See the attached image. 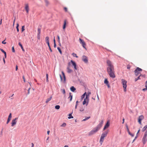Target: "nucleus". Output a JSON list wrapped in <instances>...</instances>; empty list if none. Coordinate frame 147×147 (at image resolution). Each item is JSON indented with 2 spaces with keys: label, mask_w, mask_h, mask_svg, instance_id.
Listing matches in <instances>:
<instances>
[{
  "label": "nucleus",
  "mask_w": 147,
  "mask_h": 147,
  "mask_svg": "<svg viewBox=\"0 0 147 147\" xmlns=\"http://www.w3.org/2000/svg\"><path fill=\"white\" fill-rule=\"evenodd\" d=\"M24 8L27 14L28 13L29 11V4L28 3H26L24 4Z\"/></svg>",
  "instance_id": "obj_8"
},
{
  "label": "nucleus",
  "mask_w": 147,
  "mask_h": 147,
  "mask_svg": "<svg viewBox=\"0 0 147 147\" xmlns=\"http://www.w3.org/2000/svg\"><path fill=\"white\" fill-rule=\"evenodd\" d=\"M62 73L63 75V80H64V81L65 82V74L63 71H62Z\"/></svg>",
  "instance_id": "obj_25"
},
{
  "label": "nucleus",
  "mask_w": 147,
  "mask_h": 147,
  "mask_svg": "<svg viewBox=\"0 0 147 147\" xmlns=\"http://www.w3.org/2000/svg\"><path fill=\"white\" fill-rule=\"evenodd\" d=\"M24 26H22V32H23L24 31V30H25V29H24Z\"/></svg>",
  "instance_id": "obj_41"
},
{
  "label": "nucleus",
  "mask_w": 147,
  "mask_h": 147,
  "mask_svg": "<svg viewBox=\"0 0 147 147\" xmlns=\"http://www.w3.org/2000/svg\"><path fill=\"white\" fill-rule=\"evenodd\" d=\"M45 41L47 43L49 42V37L47 36L46 37Z\"/></svg>",
  "instance_id": "obj_22"
},
{
  "label": "nucleus",
  "mask_w": 147,
  "mask_h": 147,
  "mask_svg": "<svg viewBox=\"0 0 147 147\" xmlns=\"http://www.w3.org/2000/svg\"><path fill=\"white\" fill-rule=\"evenodd\" d=\"M0 50L4 54L5 53H6V52L2 49H0Z\"/></svg>",
  "instance_id": "obj_42"
},
{
  "label": "nucleus",
  "mask_w": 147,
  "mask_h": 147,
  "mask_svg": "<svg viewBox=\"0 0 147 147\" xmlns=\"http://www.w3.org/2000/svg\"><path fill=\"white\" fill-rule=\"evenodd\" d=\"M41 32V28H38V34H40Z\"/></svg>",
  "instance_id": "obj_29"
},
{
  "label": "nucleus",
  "mask_w": 147,
  "mask_h": 147,
  "mask_svg": "<svg viewBox=\"0 0 147 147\" xmlns=\"http://www.w3.org/2000/svg\"><path fill=\"white\" fill-rule=\"evenodd\" d=\"M57 49L59 51V52L61 54L62 53V51H61L60 48L59 47H57Z\"/></svg>",
  "instance_id": "obj_37"
},
{
  "label": "nucleus",
  "mask_w": 147,
  "mask_h": 147,
  "mask_svg": "<svg viewBox=\"0 0 147 147\" xmlns=\"http://www.w3.org/2000/svg\"><path fill=\"white\" fill-rule=\"evenodd\" d=\"M46 6H48L49 4V2L48 0H44Z\"/></svg>",
  "instance_id": "obj_19"
},
{
  "label": "nucleus",
  "mask_w": 147,
  "mask_h": 147,
  "mask_svg": "<svg viewBox=\"0 0 147 147\" xmlns=\"http://www.w3.org/2000/svg\"><path fill=\"white\" fill-rule=\"evenodd\" d=\"M47 44L49 47H50V45H49V42L47 43Z\"/></svg>",
  "instance_id": "obj_55"
},
{
  "label": "nucleus",
  "mask_w": 147,
  "mask_h": 147,
  "mask_svg": "<svg viewBox=\"0 0 147 147\" xmlns=\"http://www.w3.org/2000/svg\"><path fill=\"white\" fill-rule=\"evenodd\" d=\"M142 71V69L138 67H137L136 70L134 71L135 74L136 76H138L140 74L141 75V74L140 73V71Z\"/></svg>",
  "instance_id": "obj_6"
},
{
  "label": "nucleus",
  "mask_w": 147,
  "mask_h": 147,
  "mask_svg": "<svg viewBox=\"0 0 147 147\" xmlns=\"http://www.w3.org/2000/svg\"><path fill=\"white\" fill-rule=\"evenodd\" d=\"M50 50L51 52H52V50L51 48V47H49Z\"/></svg>",
  "instance_id": "obj_61"
},
{
  "label": "nucleus",
  "mask_w": 147,
  "mask_h": 147,
  "mask_svg": "<svg viewBox=\"0 0 147 147\" xmlns=\"http://www.w3.org/2000/svg\"><path fill=\"white\" fill-rule=\"evenodd\" d=\"M2 43L3 44H6V42L5 41V40L3 41L2 42Z\"/></svg>",
  "instance_id": "obj_52"
},
{
  "label": "nucleus",
  "mask_w": 147,
  "mask_h": 147,
  "mask_svg": "<svg viewBox=\"0 0 147 147\" xmlns=\"http://www.w3.org/2000/svg\"><path fill=\"white\" fill-rule=\"evenodd\" d=\"M107 63L108 66L107 68V72L111 77L114 78L115 77V75L114 74L113 66L111 62L109 60H107Z\"/></svg>",
  "instance_id": "obj_1"
},
{
  "label": "nucleus",
  "mask_w": 147,
  "mask_h": 147,
  "mask_svg": "<svg viewBox=\"0 0 147 147\" xmlns=\"http://www.w3.org/2000/svg\"><path fill=\"white\" fill-rule=\"evenodd\" d=\"M52 98V96H51L49 98H47L46 101V103H48L49 101L50 100H51V99Z\"/></svg>",
  "instance_id": "obj_21"
},
{
  "label": "nucleus",
  "mask_w": 147,
  "mask_h": 147,
  "mask_svg": "<svg viewBox=\"0 0 147 147\" xmlns=\"http://www.w3.org/2000/svg\"><path fill=\"white\" fill-rule=\"evenodd\" d=\"M3 61L4 63V64H5V60L4 58H3Z\"/></svg>",
  "instance_id": "obj_62"
},
{
  "label": "nucleus",
  "mask_w": 147,
  "mask_h": 147,
  "mask_svg": "<svg viewBox=\"0 0 147 147\" xmlns=\"http://www.w3.org/2000/svg\"><path fill=\"white\" fill-rule=\"evenodd\" d=\"M62 92L63 94H65V89H63L62 90Z\"/></svg>",
  "instance_id": "obj_50"
},
{
  "label": "nucleus",
  "mask_w": 147,
  "mask_h": 147,
  "mask_svg": "<svg viewBox=\"0 0 147 147\" xmlns=\"http://www.w3.org/2000/svg\"><path fill=\"white\" fill-rule=\"evenodd\" d=\"M126 128L127 129V131H129V129L128 128V127L127 125H126Z\"/></svg>",
  "instance_id": "obj_48"
},
{
  "label": "nucleus",
  "mask_w": 147,
  "mask_h": 147,
  "mask_svg": "<svg viewBox=\"0 0 147 147\" xmlns=\"http://www.w3.org/2000/svg\"><path fill=\"white\" fill-rule=\"evenodd\" d=\"M11 113H10L9 115L8 118L7 119V124H8L10 120L11 119Z\"/></svg>",
  "instance_id": "obj_16"
},
{
  "label": "nucleus",
  "mask_w": 147,
  "mask_h": 147,
  "mask_svg": "<svg viewBox=\"0 0 147 147\" xmlns=\"http://www.w3.org/2000/svg\"><path fill=\"white\" fill-rule=\"evenodd\" d=\"M131 67V66L130 65H128L127 66V68L128 69H129Z\"/></svg>",
  "instance_id": "obj_47"
},
{
  "label": "nucleus",
  "mask_w": 147,
  "mask_h": 147,
  "mask_svg": "<svg viewBox=\"0 0 147 147\" xmlns=\"http://www.w3.org/2000/svg\"><path fill=\"white\" fill-rule=\"evenodd\" d=\"M30 88H28V94H30Z\"/></svg>",
  "instance_id": "obj_49"
},
{
  "label": "nucleus",
  "mask_w": 147,
  "mask_h": 147,
  "mask_svg": "<svg viewBox=\"0 0 147 147\" xmlns=\"http://www.w3.org/2000/svg\"><path fill=\"white\" fill-rule=\"evenodd\" d=\"M103 123V121L102 120L100 121L99 123L96 127L94 128L92 130L89 132L88 133V135L89 136H91L97 132L102 127Z\"/></svg>",
  "instance_id": "obj_2"
},
{
  "label": "nucleus",
  "mask_w": 147,
  "mask_h": 147,
  "mask_svg": "<svg viewBox=\"0 0 147 147\" xmlns=\"http://www.w3.org/2000/svg\"><path fill=\"white\" fill-rule=\"evenodd\" d=\"M66 22L67 20H65L64 22V24L63 26V29L64 30L66 28Z\"/></svg>",
  "instance_id": "obj_17"
},
{
  "label": "nucleus",
  "mask_w": 147,
  "mask_h": 147,
  "mask_svg": "<svg viewBox=\"0 0 147 147\" xmlns=\"http://www.w3.org/2000/svg\"><path fill=\"white\" fill-rule=\"evenodd\" d=\"M64 10L65 11H66V12L67 11V7H64Z\"/></svg>",
  "instance_id": "obj_46"
},
{
  "label": "nucleus",
  "mask_w": 147,
  "mask_h": 147,
  "mask_svg": "<svg viewBox=\"0 0 147 147\" xmlns=\"http://www.w3.org/2000/svg\"><path fill=\"white\" fill-rule=\"evenodd\" d=\"M70 96L69 98H70V101H71L72 98V96L71 95V93H69Z\"/></svg>",
  "instance_id": "obj_35"
},
{
  "label": "nucleus",
  "mask_w": 147,
  "mask_h": 147,
  "mask_svg": "<svg viewBox=\"0 0 147 147\" xmlns=\"http://www.w3.org/2000/svg\"><path fill=\"white\" fill-rule=\"evenodd\" d=\"M141 76V75H140L137 78H135V82H136L138 80L140 79V77Z\"/></svg>",
  "instance_id": "obj_32"
},
{
  "label": "nucleus",
  "mask_w": 147,
  "mask_h": 147,
  "mask_svg": "<svg viewBox=\"0 0 147 147\" xmlns=\"http://www.w3.org/2000/svg\"><path fill=\"white\" fill-rule=\"evenodd\" d=\"M57 38L58 40V41L59 43V45H60L61 44L60 43V37L59 35H57Z\"/></svg>",
  "instance_id": "obj_30"
},
{
  "label": "nucleus",
  "mask_w": 147,
  "mask_h": 147,
  "mask_svg": "<svg viewBox=\"0 0 147 147\" xmlns=\"http://www.w3.org/2000/svg\"><path fill=\"white\" fill-rule=\"evenodd\" d=\"M5 57V58H6V53H5L4 54Z\"/></svg>",
  "instance_id": "obj_56"
},
{
  "label": "nucleus",
  "mask_w": 147,
  "mask_h": 147,
  "mask_svg": "<svg viewBox=\"0 0 147 147\" xmlns=\"http://www.w3.org/2000/svg\"><path fill=\"white\" fill-rule=\"evenodd\" d=\"M88 98H86H86L84 99V100L83 102V105H84L86 103V105H87L88 103Z\"/></svg>",
  "instance_id": "obj_13"
},
{
  "label": "nucleus",
  "mask_w": 147,
  "mask_h": 147,
  "mask_svg": "<svg viewBox=\"0 0 147 147\" xmlns=\"http://www.w3.org/2000/svg\"><path fill=\"white\" fill-rule=\"evenodd\" d=\"M40 34H38L37 35V38L38 39H40Z\"/></svg>",
  "instance_id": "obj_44"
},
{
  "label": "nucleus",
  "mask_w": 147,
  "mask_h": 147,
  "mask_svg": "<svg viewBox=\"0 0 147 147\" xmlns=\"http://www.w3.org/2000/svg\"><path fill=\"white\" fill-rule=\"evenodd\" d=\"M144 116L143 115H141L139 116L138 119V122L140 124H141V121L144 119Z\"/></svg>",
  "instance_id": "obj_10"
},
{
  "label": "nucleus",
  "mask_w": 147,
  "mask_h": 147,
  "mask_svg": "<svg viewBox=\"0 0 147 147\" xmlns=\"http://www.w3.org/2000/svg\"><path fill=\"white\" fill-rule=\"evenodd\" d=\"M54 48L56 47V44L55 43H54Z\"/></svg>",
  "instance_id": "obj_57"
},
{
  "label": "nucleus",
  "mask_w": 147,
  "mask_h": 147,
  "mask_svg": "<svg viewBox=\"0 0 147 147\" xmlns=\"http://www.w3.org/2000/svg\"><path fill=\"white\" fill-rule=\"evenodd\" d=\"M19 26V24H18L17 23V26H16V29L17 30V31L18 32H19V29L18 28Z\"/></svg>",
  "instance_id": "obj_33"
},
{
  "label": "nucleus",
  "mask_w": 147,
  "mask_h": 147,
  "mask_svg": "<svg viewBox=\"0 0 147 147\" xmlns=\"http://www.w3.org/2000/svg\"><path fill=\"white\" fill-rule=\"evenodd\" d=\"M72 55L74 57H75L76 58H78V57L77 55L74 53H73Z\"/></svg>",
  "instance_id": "obj_31"
},
{
  "label": "nucleus",
  "mask_w": 147,
  "mask_h": 147,
  "mask_svg": "<svg viewBox=\"0 0 147 147\" xmlns=\"http://www.w3.org/2000/svg\"><path fill=\"white\" fill-rule=\"evenodd\" d=\"M49 133H50V131L49 130L48 131H47V134L49 135Z\"/></svg>",
  "instance_id": "obj_54"
},
{
  "label": "nucleus",
  "mask_w": 147,
  "mask_h": 147,
  "mask_svg": "<svg viewBox=\"0 0 147 147\" xmlns=\"http://www.w3.org/2000/svg\"><path fill=\"white\" fill-rule=\"evenodd\" d=\"M110 125V122L109 121H107V122L106 124L105 125L103 129V130H105L106 128H108Z\"/></svg>",
  "instance_id": "obj_12"
},
{
  "label": "nucleus",
  "mask_w": 147,
  "mask_h": 147,
  "mask_svg": "<svg viewBox=\"0 0 147 147\" xmlns=\"http://www.w3.org/2000/svg\"><path fill=\"white\" fill-rule=\"evenodd\" d=\"M82 60L85 63H87L88 62V59L87 57L85 55H83L82 58Z\"/></svg>",
  "instance_id": "obj_11"
},
{
  "label": "nucleus",
  "mask_w": 147,
  "mask_h": 147,
  "mask_svg": "<svg viewBox=\"0 0 147 147\" xmlns=\"http://www.w3.org/2000/svg\"><path fill=\"white\" fill-rule=\"evenodd\" d=\"M124 120H125V119H124L123 118V122H122V123L123 124L124 123Z\"/></svg>",
  "instance_id": "obj_59"
},
{
  "label": "nucleus",
  "mask_w": 147,
  "mask_h": 147,
  "mask_svg": "<svg viewBox=\"0 0 147 147\" xmlns=\"http://www.w3.org/2000/svg\"><path fill=\"white\" fill-rule=\"evenodd\" d=\"M147 131H146L142 139V142L144 144H145L147 141Z\"/></svg>",
  "instance_id": "obj_5"
},
{
  "label": "nucleus",
  "mask_w": 147,
  "mask_h": 147,
  "mask_svg": "<svg viewBox=\"0 0 147 147\" xmlns=\"http://www.w3.org/2000/svg\"><path fill=\"white\" fill-rule=\"evenodd\" d=\"M129 135H130L132 137H133L134 136V134H132L131 133Z\"/></svg>",
  "instance_id": "obj_53"
},
{
  "label": "nucleus",
  "mask_w": 147,
  "mask_h": 147,
  "mask_svg": "<svg viewBox=\"0 0 147 147\" xmlns=\"http://www.w3.org/2000/svg\"><path fill=\"white\" fill-rule=\"evenodd\" d=\"M53 41H54V43H55V37H54V39H53Z\"/></svg>",
  "instance_id": "obj_58"
},
{
  "label": "nucleus",
  "mask_w": 147,
  "mask_h": 147,
  "mask_svg": "<svg viewBox=\"0 0 147 147\" xmlns=\"http://www.w3.org/2000/svg\"><path fill=\"white\" fill-rule=\"evenodd\" d=\"M145 88H144L142 89V90L145 91L147 90V83H145Z\"/></svg>",
  "instance_id": "obj_28"
},
{
  "label": "nucleus",
  "mask_w": 147,
  "mask_h": 147,
  "mask_svg": "<svg viewBox=\"0 0 147 147\" xmlns=\"http://www.w3.org/2000/svg\"><path fill=\"white\" fill-rule=\"evenodd\" d=\"M70 90L71 91L73 92H74V91L76 90V89L74 86H72L70 88Z\"/></svg>",
  "instance_id": "obj_20"
},
{
  "label": "nucleus",
  "mask_w": 147,
  "mask_h": 147,
  "mask_svg": "<svg viewBox=\"0 0 147 147\" xmlns=\"http://www.w3.org/2000/svg\"><path fill=\"white\" fill-rule=\"evenodd\" d=\"M86 92H85L81 96V100H82L83 99V98H84L85 96L86 95Z\"/></svg>",
  "instance_id": "obj_27"
},
{
  "label": "nucleus",
  "mask_w": 147,
  "mask_h": 147,
  "mask_svg": "<svg viewBox=\"0 0 147 147\" xmlns=\"http://www.w3.org/2000/svg\"><path fill=\"white\" fill-rule=\"evenodd\" d=\"M32 147H34V144L33 143H32Z\"/></svg>",
  "instance_id": "obj_64"
},
{
  "label": "nucleus",
  "mask_w": 147,
  "mask_h": 147,
  "mask_svg": "<svg viewBox=\"0 0 147 147\" xmlns=\"http://www.w3.org/2000/svg\"><path fill=\"white\" fill-rule=\"evenodd\" d=\"M91 94V93L90 92H88L86 94V98H88L89 95Z\"/></svg>",
  "instance_id": "obj_24"
},
{
  "label": "nucleus",
  "mask_w": 147,
  "mask_h": 147,
  "mask_svg": "<svg viewBox=\"0 0 147 147\" xmlns=\"http://www.w3.org/2000/svg\"><path fill=\"white\" fill-rule=\"evenodd\" d=\"M60 108V106L59 105H57L55 106V108L57 109H59Z\"/></svg>",
  "instance_id": "obj_34"
},
{
  "label": "nucleus",
  "mask_w": 147,
  "mask_h": 147,
  "mask_svg": "<svg viewBox=\"0 0 147 147\" xmlns=\"http://www.w3.org/2000/svg\"><path fill=\"white\" fill-rule=\"evenodd\" d=\"M23 78V79L24 81L25 82V79L24 78V76H23L22 77Z\"/></svg>",
  "instance_id": "obj_51"
},
{
  "label": "nucleus",
  "mask_w": 147,
  "mask_h": 147,
  "mask_svg": "<svg viewBox=\"0 0 147 147\" xmlns=\"http://www.w3.org/2000/svg\"><path fill=\"white\" fill-rule=\"evenodd\" d=\"M70 62L72 63V65L74 66V69L76 70L77 69V68L76 67V63L72 60H71Z\"/></svg>",
  "instance_id": "obj_14"
},
{
  "label": "nucleus",
  "mask_w": 147,
  "mask_h": 147,
  "mask_svg": "<svg viewBox=\"0 0 147 147\" xmlns=\"http://www.w3.org/2000/svg\"><path fill=\"white\" fill-rule=\"evenodd\" d=\"M104 83L107 85L108 88H110V86L109 84V81L107 79L105 80Z\"/></svg>",
  "instance_id": "obj_15"
},
{
  "label": "nucleus",
  "mask_w": 147,
  "mask_h": 147,
  "mask_svg": "<svg viewBox=\"0 0 147 147\" xmlns=\"http://www.w3.org/2000/svg\"><path fill=\"white\" fill-rule=\"evenodd\" d=\"M147 128V125H146L144 126V127L142 128V131L143 132Z\"/></svg>",
  "instance_id": "obj_26"
},
{
  "label": "nucleus",
  "mask_w": 147,
  "mask_h": 147,
  "mask_svg": "<svg viewBox=\"0 0 147 147\" xmlns=\"http://www.w3.org/2000/svg\"><path fill=\"white\" fill-rule=\"evenodd\" d=\"M60 78L61 79V80H62V77H61V75H60Z\"/></svg>",
  "instance_id": "obj_63"
},
{
  "label": "nucleus",
  "mask_w": 147,
  "mask_h": 147,
  "mask_svg": "<svg viewBox=\"0 0 147 147\" xmlns=\"http://www.w3.org/2000/svg\"><path fill=\"white\" fill-rule=\"evenodd\" d=\"M73 118V117L71 115V114H69V117H68V118L70 119V118Z\"/></svg>",
  "instance_id": "obj_36"
},
{
  "label": "nucleus",
  "mask_w": 147,
  "mask_h": 147,
  "mask_svg": "<svg viewBox=\"0 0 147 147\" xmlns=\"http://www.w3.org/2000/svg\"><path fill=\"white\" fill-rule=\"evenodd\" d=\"M46 81L48 82V74H46Z\"/></svg>",
  "instance_id": "obj_40"
},
{
  "label": "nucleus",
  "mask_w": 147,
  "mask_h": 147,
  "mask_svg": "<svg viewBox=\"0 0 147 147\" xmlns=\"http://www.w3.org/2000/svg\"><path fill=\"white\" fill-rule=\"evenodd\" d=\"M18 118L17 117L15 118V119H13L12 121V122L11 123V126L12 127L14 126L16 124L17 122V120L18 119Z\"/></svg>",
  "instance_id": "obj_9"
},
{
  "label": "nucleus",
  "mask_w": 147,
  "mask_h": 147,
  "mask_svg": "<svg viewBox=\"0 0 147 147\" xmlns=\"http://www.w3.org/2000/svg\"><path fill=\"white\" fill-rule=\"evenodd\" d=\"M67 72L68 73H70L72 72V70L69 68V67L68 66L67 68Z\"/></svg>",
  "instance_id": "obj_18"
},
{
  "label": "nucleus",
  "mask_w": 147,
  "mask_h": 147,
  "mask_svg": "<svg viewBox=\"0 0 147 147\" xmlns=\"http://www.w3.org/2000/svg\"><path fill=\"white\" fill-rule=\"evenodd\" d=\"M18 45L20 47H21L22 51H24V49L23 47L22 44H21V42H19L18 43Z\"/></svg>",
  "instance_id": "obj_23"
},
{
  "label": "nucleus",
  "mask_w": 147,
  "mask_h": 147,
  "mask_svg": "<svg viewBox=\"0 0 147 147\" xmlns=\"http://www.w3.org/2000/svg\"><path fill=\"white\" fill-rule=\"evenodd\" d=\"M66 126V124L65 123H63L62 125H61V127H65Z\"/></svg>",
  "instance_id": "obj_39"
},
{
  "label": "nucleus",
  "mask_w": 147,
  "mask_h": 147,
  "mask_svg": "<svg viewBox=\"0 0 147 147\" xmlns=\"http://www.w3.org/2000/svg\"><path fill=\"white\" fill-rule=\"evenodd\" d=\"M90 117H86L85 119H83L82 121H86V120L88 119Z\"/></svg>",
  "instance_id": "obj_38"
},
{
  "label": "nucleus",
  "mask_w": 147,
  "mask_h": 147,
  "mask_svg": "<svg viewBox=\"0 0 147 147\" xmlns=\"http://www.w3.org/2000/svg\"><path fill=\"white\" fill-rule=\"evenodd\" d=\"M12 52H15V50L14 49V47H13L12 48Z\"/></svg>",
  "instance_id": "obj_43"
},
{
  "label": "nucleus",
  "mask_w": 147,
  "mask_h": 147,
  "mask_svg": "<svg viewBox=\"0 0 147 147\" xmlns=\"http://www.w3.org/2000/svg\"><path fill=\"white\" fill-rule=\"evenodd\" d=\"M122 83L123 85V87L124 88V91L126 92V87L127 85L126 84L127 81L123 79L121 80Z\"/></svg>",
  "instance_id": "obj_4"
},
{
  "label": "nucleus",
  "mask_w": 147,
  "mask_h": 147,
  "mask_svg": "<svg viewBox=\"0 0 147 147\" xmlns=\"http://www.w3.org/2000/svg\"><path fill=\"white\" fill-rule=\"evenodd\" d=\"M79 41L80 43L82 45L83 47L86 50V44L85 42H84L83 40L81 39L80 38L79 39Z\"/></svg>",
  "instance_id": "obj_7"
},
{
  "label": "nucleus",
  "mask_w": 147,
  "mask_h": 147,
  "mask_svg": "<svg viewBox=\"0 0 147 147\" xmlns=\"http://www.w3.org/2000/svg\"><path fill=\"white\" fill-rule=\"evenodd\" d=\"M18 69V66L17 65H16V70L17 71Z\"/></svg>",
  "instance_id": "obj_60"
},
{
  "label": "nucleus",
  "mask_w": 147,
  "mask_h": 147,
  "mask_svg": "<svg viewBox=\"0 0 147 147\" xmlns=\"http://www.w3.org/2000/svg\"><path fill=\"white\" fill-rule=\"evenodd\" d=\"M84 109L83 107H82L80 108V110L81 111H84Z\"/></svg>",
  "instance_id": "obj_45"
},
{
  "label": "nucleus",
  "mask_w": 147,
  "mask_h": 147,
  "mask_svg": "<svg viewBox=\"0 0 147 147\" xmlns=\"http://www.w3.org/2000/svg\"><path fill=\"white\" fill-rule=\"evenodd\" d=\"M108 133V131H107L102 134L100 140V142H101V144L103 142L104 138L107 136Z\"/></svg>",
  "instance_id": "obj_3"
}]
</instances>
